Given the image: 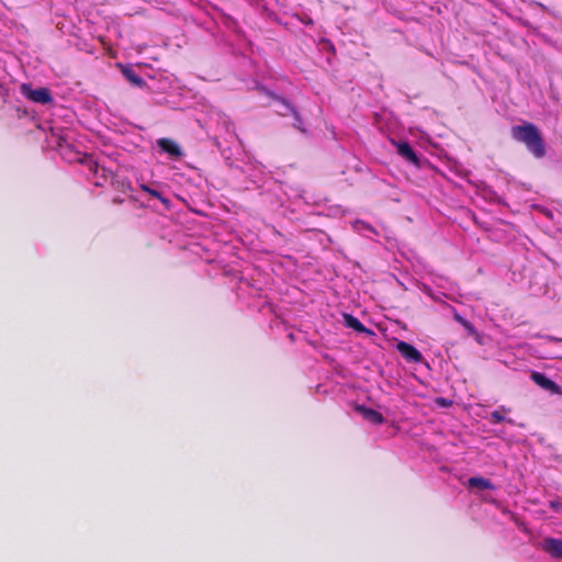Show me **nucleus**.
<instances>
[{
    "label": "nucleus",
    "mask_w": 562,
    "mask_h": 562,
    "mask_svg": "<svg viewBox=\"0 0 562 562\" xmlns=\"http://www.w3.org/2000/svg\"><path fill=\"white\" fill-rule=\"evenodd\" d=\"M510 133L512 137L522 143L535 158L540 159L546 156L547 150L543 137L535 124L526 122L522 125L513 126Z\"/></svg>",
    "instance_id": "obj_1"
},
{
    "label": "nucleus",
    "mask_w": 562,
    "mask_h": 562,
    "mask_svg": "<svg viewBox=\"0 0 562 562\" xmlns=\"http://www.w3.org/2000/svg\"><path fill=\"white\" fill-rule=\"evenodd\" d=\"M82 164L87 166L89 171L93 172L95 177L94 184L98 187L103 186L108 181L111 182L112 176H115V173L112 170L103 166H100L98 161H95L92 157H86L82 160Z\"/></svg>",
    "instance_id": "obj_2"
},
{
    "label": "nucleus",
    "mask_w": 562,
    "mask_h": 562,
    "mask_svg": "<svg viewBox=\"0 0 562 562\" xmlns=\"http://www.w3.org/2000/svg\"><path fill=\"white\" fill-rule=\"evenodd\" d=\"M24 95L36 103L47 104L53 101L52 92L48 88L32 89L27 85L22 86Z\"/></svg>",
    "instance_id": "obj_3"
},
{
    "label": "nucleus",
    "mask_w": 562,
    "mask_h": 562,
    "mask_svg": "<svg viewBox=\"0 0 562 562\" xmlns=\"http://www.w3.org/2000/svg\"><path fill=\"white\" fill-rule=\"evenodd\" d=\"M530 378L541 389L549 391L552 394L562 395V387L553 380L549 379L544 373L533 371L531 372Z\"/></svg>",
    "instance_id": "obj_4"
},
{
    "label": "nucleus",
    "mask_w": 562,
    "mask_h": 562,
    "mask_svg": "<svg viewBox=\"0 0 562 562\" xmlns=\"http://www.w3.org/2000/svg\"><path fill=\"white\" fill-rule=\"evenodd\" d=\"M540 548L552 558L562 559V539L546 538L541 542Z\"/></svg>",
    "instance_id": "obj_5"
},
{
    "label": "nucleus",
    "mask_w": 562,
    "mask_h": 562,
    "mask_svg": "<svg viewBox=\"0 0 562 562\" xmlns=\"http://www.w3.org/2000/svg\"><path fill=\"white\" fill-rule=\"evenodd\" d=\"M398 352L411 362H420L423 360L422 353L411 344L400 341L396 346Z\"/></svg>",
    "instance_id": "obj_6"
},
{
    "label": "nucleus",
    "mask_w": 562,
    "mask_h": 562,
    "mask_svg": "<svg viewBox=\"0 0 562 562\" xmlns=\"http://www.w3.org/2000/svg\"><path fill=\"white\" fill-rule=\"evenodd\" d=\"M397 153L414 166H420V159L408 142H400L397 144Z\"/></svg>",
    "instance_id": "obj_7"
},
{
    "label": "nucleus",
    "mask_w": 562,
    "mask_h": 562,
    "mask_svg": "<svg viewBox=\"0 0 562 562\" xmlns=\"http://www.w3.org/2000/svg\"><path fill=\"white\" fill-rule=\"evenodd\" d=\"M157 144L161 150L166 151L173 158H180L183 155L180 146L170 138H159Z\"/></svg>",
    "instance_id": "obj_8"
},
{
    "label": "nucleus",
    "mask_w": 562,
    "mask_h": 562,
    "mask_svg": "<svg viewBox=\"0 0 562 562\" xmlns=\"http://www.w3.org/2000/svg\"><path fill=\"white\" fill-rule=\"evenodd\" d=\"M356 408L358 412H360L362 414V416L368 422H370L374 425H381L384 423V417L380 412H378L373 408L366 407L363 405H358Z\"/></svg>",
    "instance_id": "obj_9"
},
{
    "label": "nucleus",
    "mask_w": 562,
    "mask_h": 562,
    "mask_svg": "<svg viewBox=\"0 0 562 562\" xmlns=\"http://www.w3.org/2000/svg\"><path fill=\"white\" fill-rule=\"evenodd\" d=\"M276 100H277L278 102H280V104H281L282 106H284L289 112H291V114H292V115L294 116V119H295V124H294V126H295L297 130H300V131H302V132H303V131H304V128H303V121H302L301 115H300V113L297 112V110H296V109H295V108H294V106H293V105H292L288 100H285V99H283V98H279V97H277V98H276Z\"/></svg>",
    "instance_id": "obj_10"
},
{
    "label": "nucleus",
    "mask_w": 562,
    "mask_h": 562,
    "mask_svg": "<svg viewBox=\"0 0 562 562\" xmlns=\"http://www.w3.org/2000/svg\"><path fill=\"white\" fill-rule=\"evenodd\" d=\"M469 487H476L480 490H493L494 485L491 480L482 476H473L468 480Z\"/></svg>",
    "instance_id": "obj_11"
},
{
    "label": "nucleus",
    "mask_w": 562,
    "mask_h": 562,
    "mask_svg": "<svg viewBox=\"0 0 562 562\" xmlns=\"http://www.w3.org/2000/svg\"><path fill=\"white\" fill-rule=\"evenodd\" d=\"M345 323L349 328L355 329L358 333H370V330L353 315L345 314Z\"/></svg>",
    "instance_id": "obj_12"
},
{
    "label": "nucleus",
    "mask_w": 562,
    "mask_h": 562,
    "mask_svg": "<svg viewBox=\"0 0 562 562\" xmlns=\"http://www.w3.org/2000/svg\"><path fill=\"white\" fill-rule=\"evenodd\" d=\"M122 74L132 85L136 87L145 86V80L134 69L124 67Z\"/></svg>",
    "instance_id": "obj_13"
},
{
    "label": "nucleus",
    "mask_w": 562,
    "mask_h": 562,
    "mask_svg": "<svg viewBox=\"0 0 562 562\" xmlns=\"http://www.w3.org/2000/svg\"><path fill=\"white\" fill-rule=\"evenodd\" d=\"M111 186L121 192H127L132 189L131 181L127 178H120L117 175L112 176Z\"/></svg>",
    "instance_id": "obj_14"
},
{
    "label": "nucleus",
    "mask_w": 562,
    "mask_h": 562,
    "mask_svg": "<svg viewBox=\"0 0 562 562\" xmlns=\"http://www.w3.org/2000/svg\"><path fill=\"white\" fill-rule=\"evenodd\" d=\"M508 411H509L508 408L502 406L499 409L492 412L491 413V422L493 424H499V423L506 420L503 413L508 412Z\"/></svg>",
    "instance_id": "obj_15"
},
{
    "label": "nucleus",
    "mask_w": 562,
    "mask_h": 562,
    "mask_svg": "<svg viewBox=\"0 0 562 562\" xmlns=\"http://www.w3.org/2000/svg\"><path fill=\"white\" fill-rule=\"evenodd\" d=\"M142 190H144L145 192L149 193L151 196H155L157 198L158 200H160L164 204H168L169 203V200L167 198H165L162 195L161 192L155 190V189H151L149 188L148 186L146 184H143L142 186Z\"/></svg>",
    "instance_id": "obj_16"
},
{
    "label": "nucleus",
    "mask_w": 562,
    "mask_h": 562,
    "mask_svg": "<svg viewBox=\"0 0 562 562\" xmlns=\"http://www.w3.org/2000/svg\"><path fill=\"white\" fill-rule=\"evenodd\" d=\"M456 319L461 323L467 329L469 330H473V326L471 325V323H469L467 319H464L462 316L460 315H456Z\"/></svg>",
    "instance_id": "obj_17"
},
{
    "label": "nucleus",
    "mask_w": 562,
    "mask_h": 562,
    "mask_svg": "<svg viewBox=\"0 0 562 562\" xmlns=\"http://www.w3.org/2000/svg\"><path fill=\"white\" fill-rule=\"evenodd\" d=\"M278 113L282 116H285L288 115L290 112L283 106L281 108V110L278 111Z\"/></svg>",
    "instance_id": "obj_18"
},
{
    "label": "nucleus",
    "mask_w": 562,
    "mask_h": 562,
    "mask_svg": "<svg viewBox=\"0 0 562 562\" xmlns=\"http://www.w3.org/2000/svg\"><path fill=\"white\" fill-rule=\"evenodd\" d=\"M113 202L121 204V203H123V200L122 199H113Z\"/></svg>",
    "instance_id": "obj_19"
},
{
    "label": "nucleus",
    "mask_w": 562,
    "mask_h": 562,
    "mask_svg": "<svg viewBox=\"0 0 562 562\" xmlns=\"http://www.w3.org/2000/svg\"><path fill=\"white\" fill-rule=\"evenodd\" d=\"M304 22H305V23H310V24H311V23H312V20H311V19H308V20H306V21H304Z\"/></svg>",
    "instance_id": "obj_20"
}]
</instances>
